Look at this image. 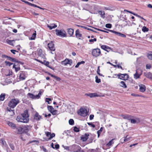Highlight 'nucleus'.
I'll list each match as a JSON object with an SVG mask.
<instances>
[{
	"instance_id": "nucleus-56",
	"label": "nucleus",
	"mask_w": 152,
	"mask_h": 152,
	"mask_svg": "<svg viewBox=\"0 0 152 152\" xmlns=\"http://www.w3.org/2000/svg\"><path fill=\"white\" fill-rule=\"evenodd\" d=\"M36 35V31H34V32L33 33L32 36L30 38H35Z\"/></svg>"
},
{
	"instance_id": "nucleus-23",
	"label": "nucleus",
	"mask_w": 152,
	"mask_h": 152,
	"mask_svg": "<svg viewBox=\"0 0 152 152\" xmlns=\"http://www.w3.org/2000/svg\"><path fill=\"white\" fill-rule=\"evenodd\" d=\"M89 136V134H88L86 133L84 135H83L81 137V139L83 141H86L88 139V137Z\"/></svg>"
},
{
	"instance_id": "nucleus-27",
	"label": "nucleus",
	"mask_w": 152,
	"mask_h": 152,
	"mask_svg": "<svg viewBox=\"0 0 152 152\" xmlns=\"http://www.w3.org/2000/svg\"><path fill=\"white\" fill-rule=\"evenodd\" d=\"M13 68H15V71L17 72L20 69V65L18 64H14L13 66Z\"/></svg>"
},
{
	"instance_id": "nucleus-42",
	"label": "nucleus",
	"mask_w": 152,
	"mask_h": 152,
	"mask_svg": "<svg viewBox=\"0 0 152 152\" xmlns=\"http://www.w3.org/2000/svg\"><path fill=\"white\" fill-rule=\"evenodd\" d=\"M9 145L12 150L13 151L15 149V146L13 144L10 143L9 144Z\"/></svg>"
},
{
	"instance_id": "nucleus-17",
	"label": "nucleus",
	"mask_w": 152,
	"mask_h": 152,
	"mask_svg": "<svg viewBox=\"0 0 152 152\" xmlns=\"http://www.w3.org/2000/svg\"><path fill=\"white\" fill-rule=\"evenodd\" d=\"M1 41H2L3 42H7V44L12 46H14L13 45V42H15V41L14 40H11L8 39H7L6 40L4 39L3 41L1 40Z\"/></svg>"
},
{
	"instance_id": "nucleus-10",
	"label": "nucleus",
	"mask_w": 152,
	"mask_h": 152,
	"mask_svg": "<svg viewBox=\"0 0 152 152\" xmlns=\"http://www.w3.org/2000/svg\"><path fill=\"white\" fill-rule=\"evenodd\" d=\"M141 72V71L139 69H137L136 70V73L134 74V77L135 79H137L140 78L142 74Z\"/></svg>"
},
{
	"instance_id": "nucleus-53",
	"label": "nucleus",
	"mask_w": 152,
	"mask_h": 152,
	"mask_svg": "<svg viewBox=\"0 0 152 152\" xmlns=\"http://www.w3.org/2000/svg\"><path fill=\"white\" fill-rule=\"evenodd\" d=\"M51 99L49 98H46L45 99V101L48 102V104H50V103L49 102L50 101H51Z\"/></svg>"
},
{
	"instance_id": "nucleus-60",
	"label": "nucleus",
	"mask_w": 152,
	"mask_h": 152,
	"mask_svg": "<svg viewBox=\"0 0 152 152\" xmlns=\"http://www.w3.org/2000/svg\"><path fill=\"white\" fill-rule=\"evenodd\" d=\"M115 67H117L118 68H121V69L123 70L124 69L121 66H120L119 65H114Z\"/></svg>"
},
{
	"instance_id": "nucleus-14",
	"label": "nucleus",
	"mask_w": 152,
	"mask_h": 152,
	"mask_svg": "<svg viewBox=\"0 0 152 152\" xmlns=\"http://www.w3.org/2000/svg\"><path fill=\"white\" fill-rule=\"evenodd\" d=\"M37 54L38 56L44 59H46L45 56L44 54L42 53V50L41 49H39L38 51Z\"/></svg>"
},
{
	"instance_id": "nucleus-55",
	"label": "nucleus",
	"mask_w": 152,
	"mask_h": 152,
	"mask_svg": "<svg viewBox=\"0 0 152 152\" xmlns=\"http://www.w3.org/2000/svg\"><path fill=\"white\" fill-rule=\"evenodd\" d=\"M99 67L100 66H99L98 67V69H97V74L100 75V76H102V74H101L100 73V69H99Z\"/></svg>"
},
{
	"instance_id": "nucleus-25",
	"label": "nucleus",
	"mask_w": 152,
	"mask_h": 152,
	"mask_svg": "<svg viewBox=\"0 0 152 152\" xmlns=\"http://www.w3.org/2000/svg\"><path fill=\"white\" fill-rule=\"evenodd\" d=\"M75 36L77 38H79L82 37V34L81 33L78 29H77L75 32Z\"/></svg>"
},
{
	"instance_id": "nucleus-52",
	"label": "nucleus",
	"mask_w": 152,
	"mask_h": 152,
	"mask_svg": "<svg viewBox=\"0 0 152 152\" xmlns=\"http://www.w3.org/2000/svg\"><path fill=\"white\" fill-rule=\"evenodd\" d=\"M128 135L126 136L125 137H124V138L126 140V142H127L130 140L131 137H127Z\"/></svg>"
},
{
	"instance_id": "nucleus-2",
	"label": "nucleus",
	"mask_w": 152,
	"mask_h": 152,
	"mask_svg": "<svg viewBox=\"0 0 152 152\" xmlns=\"http://www.w3.org/2000/svg\"><path fill=\"white\" fill-rule=\"evenodd\" d=\"M45 132L46 136L48 137H43V140H42V141H48L52 139L55 136V134L54 133H53L51 134L50 132Z\"/></svg>"
},
{
	"instance_id": "nucleus-51",
	"label": "nucleus",
	"mask_w": 152,
	"mask_h": 152,
	"mask_svg": "<svg viewBox=\"0 0 152 152\" xmlns=\"http://www.w3.org/2000/svg\"><path fill=\"white\" fill-rule=\"evenodd\" d=\"M147 76L148 78H149L152 79V74L151 73H148L147 74Z\"/></svg>"
},
{
	"instance_id": "nucleus-28",
	"label": "nucleus",
	"mask_w": 152,
	"mask_h": 152,
	"mask_svg": "<svg viewBox=\"0 0 152 152\" xmlns=\"http://www.w3.org/2000/svg\"><path fill=\"white\" fill-rule=\"evenodd\" d=\"M12 94L15 96L17 95L20 93V90H14L12 91Z\"/></svg>"
},
{
	"instance_id": "nucleus-35",
	"label": "nucleus",
	"mask_w": 152,
	"mask_h": 152,
	"mask_svg": "<svg viewBox=\"0 0 152 152\" xmlns=\"http://www.w3.org/2000/svg\"><path fill=\"white\" fill-rule=\"evenodd\" d=\"M50 113L53 115H58V110L54 109Z\"/></svg>"
},
{
	"instance_id": "nucleus-12",
	"label": "nucleus",
	"mask_w": 152,
	"mask_h": 152,
	"mask_svg": "<svg viewBox=\"0 0 152 152\" xmlns=\"http://www.w3.org/2000/svg\"><path fill=\"white\" fill-rule=\"evenodd\" d=\"M106 29L109 31H111L114 33H115L116 35H117L119 36H120V37H124V38L126 37V35L124 34H122V33H120L119 32H117L114 31H113L112 30L107 29Z\"/></svg>"
},
{
	"instance_id": "nucleus-62",
	"label": "nucleus",
	"mask_w": 152,
	"mask_h": 152,
	"mask_svg": "<svg viewBox=\"0 0 152 152\" xmlns=\"http://www.w3.org/2000/svg\"><path fill=\"white\" fill-rule=\"evenodd\" d=\"M42 148L43 150L45 152H48V151L45 148L44 146H42Z\"/></svg>"
},
{
	"instance_id": "nucleus-59",
	"label": "nucleus",
	"mask_w": 152,
	"mask_h": 152,
	"mask_svg": "<svg viewBox=\"0 0 152 152\" xmlns=\"http://www.w3.org/2000/svg\"><path fill=\"white\" fill-rule=\"evenodd\" d=\"M124 11L125 12H129L130 13H131V14H133V15H134L135 16L136 15V14H135L134 13H133V12H132L131 11H128V10H124Z\"/></svg>"
},
{
	"instance_id": "nucleus-11",
	"label": "nucleus",
	"mask_w": 152,
	"mask_h": 152,
	"mask_svg": "<svg viewBox=\"0 0 152 152\" xmlns=\"http://www.w3.org/2000/svg\"><path fill=\"white\" fill-rule=\"evenodd\" d=\"M20 73L19 78L20 80H25L26 77L25 72L24 71H20Z\"/></svg>"
},
{
	"instance_id": "nucleus-4",
	"label": "nucleus",
	"mask_w": 152,
	"mask_h": 152,
	"mask_svg": "<svg viewBox=\"0 0 152 152\" xmlns=\"http://www.w3.org/2000/svg\"><path fill=\"white\" fill-rule=\"evenodd\" d=\"M77 114L81 116L85 117L88 115V113L86 109L81 108L78 111Z\"/></svg>"
},
{
	"instance_id": "nucleus-30",
	"label": "nucleus",
	"mask_w": 152,
	"mask_h": 152,
	"mask_svg": "<svg viewBox=\"0 0 152 152\" xmlns=\"http://www.w3.org/2000/svg\"><path fill=\"white\" fill-rule=\"evenodd\" d=\"M21 1H23V2H24L26 4H28V5H29L31 6L34 7V4H32L31 3H30V2H28V1H25L24 0H21Z\"/></svg>"
},
{
	"instance_id": "nucleus-13",
	"label": "nucleus",
	"mask_w": 152,
	"mask_h": 152,
	"mask_svg": "<svg viewBox=\"0 0 152 152\" xmlns=\"http://www.w3.org/2000/svg\"><path fill=\"white\" fill-rule=\"evenodd\" d=\"M101 48L102 49L109 52L110 50L112 51V49L106 45H102L101 46Z\"/></svg>"
},
{
	"instance_id": "nucleus-36",
	"label": "nucleus",
	"mask_w": 152,
	"mask_h": 152,
	"mask_svg": "<svg viewBox=\"0 0 152 152\" xmlns=\"http://www.w3.org/2000/svg\"><path fill=\"white\" fill-rule=\"evenodd\" d=\"M47 108L48 111L50 113L54 109L52 106L50 105L47 106Z\"/></svg>"
},
{
	"instance_id": "nucleus-18",
	"label": "nucleus",
	"mask_w": 152,
	"mask_h": 152,
	"mask_svg": "<svg viewBox=\"0 0 152 152\" xmlns=\"http://www.w3.org/2000/svg\"><path fill=\"white\" fill-rule=\"evenodd\" d=\"M21 115L23 118L25 119H29L28 118L29 115L28 113V111L27 110H25L24 113L21 114Z\"/></svg>"
},
{
	"instance_id": "nucleus-40",
	"label": "nucleus",
	"mask_w": 152,
	"mask_h": 152,
	"mask_svg": "<svg viewBox=\"0 0 152 152\" xmlns=\"http://www.w3.org/2000/svg\"><path fill=\"white\" fill-rule=\"evenodd\" d=\"M142 31L144 32H147L149 30V29L145 26L143 27L142 28Z\"/></svg>"
},
{
	"instance_id": "nucleus-47",
	"label": "nucleus",
	"mask_w": 152,
	"mask_h": 152,
	"mask_svg": "<svg viewBox=\"0 0 152 152\" xmlns=\"http://www.w3.org/2000/svg\"><path fill=\"white\" fill-rule=\"evenodd\" d=\"M96 82L97 83H99L101 82V80L100 79H99L98 77V76H96L95 77Z\"/></svg>"
},
{
	"instance_id": "nucleus-6",
	"label": "nucleus",
	"mask_w": 152,
	"mask_h": 152,
	"mask_svg": "<svg viewBox=\"0 0 152 152\" xmlns=\"http://www.w3.org/2000/svg\"><path fill=\"white\" fill-rule=\"evenodd\" d=\"M101 53L100 49L99 48L94 49L92 50V54L93 56L97 57Z\"/></svg>"
},
{
	"instance_id": "nucleus-26",
	"label": "nucleus",
	"mask_w": 152,
	"mask_h": 152,
	"mask_svg": "<svg viewBox=\"0 0 152 152\" xmlns=\"http://www.w3.org/2000/svg\"><path fill=\"white\" fill-rule=\"evenodd\" d=\"M47 26L50 30H51L56 28L57 25L55 24H51L50 25L47 24Z\"/></svg>"
},
{
	"instance_id": "nucleus-31",
	"label": "nucleus",
	"mask_w": 152,
	"mask_h": 152,
	"mask_svg": "<svg viewBox=\"0 0 152 152\" xmlns=\"http://www.w3.org/2000/svg\"><path fill=\"white\" fill-rule=\"evenodd\" d=\"M120 86L122 87L125 88L127 87V86L124 81H121L120 83Z\"/></svg>"
},
{
	"instance_id": "nucleus-1",
	"label": "nucleus",
	"mask_w": 152,
	"mask_h": 152,
	"mask_svg": "<svg viewBox=\"0 0 152 152\" xmlns=\"http://www.w3.org/2000/svg\"><path fill=\"white\" fill-rule=\"evenodd\" d=\"M20 103V101L18 99H12L9 102L8 106L12 109L14 108L16 106Z\"/></svg>"
},
{
	"instance_id": "nucleus-15",
	"label": "nucleus",
	"mask_w": 152,
	"mask_h": 152,
	"mask_svg": "<svg viewBox=\"0 0 152 152\" xmlns=\"http://www.w3.org/2000/svg\"><path fill=\"white\" fill-rule=\"evenodd\" d=\"M85 95L87 96H89L91 98L95 97L100 96L97 94L96 93H94L86 94H85Z\"/></svg>"
},
{
	"instance_id": "nucleus-7",
	"label": "nucleus",
	"mask_w": 152,
	"mask_h": 152,
	"mask_svg": "<svg viewBox=\"0 0 152 152\" xmlns=\"http://www.w3.org/2000/svg\"><path fill=\"white\" fill-rule=\"evenodd\" d=\"M16 120L18 122L23 123H27L29 120V119H25L23 118L21 116H18Z\"/></svg>"
},
{
	"instance_id": "nucleus-49",
	"label": "nucleus",
	"mask_w": 152,
	"mask_h": 152,
	"mask_svg": "<svg viewBox=\"0 0 152 152\" xmlns=\"http://www.w3.org/2000/svg\"><path fill=\"white\" fill-rule=\"evenodd\" d=\"M112 24L110 23H107L105 25V27L107 28H110L112 27Z\"/></svg>"
},
{
	"instance_id": "nucleus-3",
	"label": "nucleus",
	"mask_w": 152,
	"mask_h": 152,
	"mask_svg": "<svg viewBox=\"0 0 152 152\" xmlns=\"http://www.w3.org/2000/svg\"><path fill=\"white\" fill-rule=\"evenodd\" d=\"M56 35L60 37H66L67 34L66 31L64 29H56Z\"/></svg>"
},
{
	"instance_id": "nucleus-63",
	"label": "nucleus",
	"mask_w": 152,
	"mask_h": 152,
	"mask_svg": "<svg viewBox=\"0 0 152 152\" xmlns=\"http://www.w3.org/2000/svg\"><path fill=\"white\" fill-rule=\"evenodd\" d=\"M120 142L122 143H123L124 142H126V140L124 138V139H123V138H121L120 140Z\"/></svg>"
},
{
	"instance_id": "nucleus-37",
	"label": "nucleus",
	"mask_w": 152,
	"mask_h": 152,
	"mask_svg": "<svg viewBox=\"0 0 152 152\" xmlns=\"http://www.w3.org/2000/svg\"><path fill=\"white\" fill-rule=\"evenodd\" d=\"M49 62L48 61H46V62H45V64L44 65H45L49 67L50 69H51L53 70H54V68H53L52 67H51L50 66H49Z\"/></svg>"
},
{
	"instance_id": "nucleus-21",
	"label": "nucleus",
	"mask_w": 152,
	"mask_h": 152,
	"mask_svg": "<svg viewBox=\"0 0 152 152\" xmlns=\"http://www.w3.org/2000/svg\"><path fill=\"white\" fill-rule=\"evenodd\" d=\"M140 87V91L142 92H144L146 90V87L144 85L141 84L139 85Z\"/></svg>"
},
{
	"instance_id": "nucleus-16",
	"label": "nucleus",
	"mask_w": 152,
	"mask_h": 152,
	"mask_svg": "<svg viewBox=\"0 0 152 152\" xmlns=\"http://www.w3.org/2000/svg\"><path fill=\"white\" fill-rule=\"evenodd\" d=\"M67 32L69 37H73L74 34V30L72 28H69L67 29Z\"/></svg>"
},
{
	"instance_id": "nucleus-43",
	"label": "nucleus",
	"mask_w": 152,
	"mask_h": 152,
	"mask_svg": "<svg viewBox=\"0 0 152 152\" xmlns=\"http://www.w3.org/2000/svg\"><path fill=\"white\" fill-rule=\"evenodd\" d=\"M4 63L6 66H9L13 64V63L7 61H5Z\"/></svg>"
},
{
	"instance_id": "nucleus-50",
	"label": "nucleus",
	"mask_w": 152,
	"mask_h": 152,
	"mask_svg": "<svg viewBox=\"0 0 152 152\" xmlns=\"http://www.w3.org/2000/svg\"><path fill=\"white\" fill-rule=\"evenodd\" d=\"M113 139H112V140H110L109 142L107 144V145L108 147H110V146L112 143H113Z\"/></svg>"
},
{
	"instance_id": "nucleus-24",
	"label": "nucleus",
	"mask_w": 152,
	"mask_h": 152,
	"mask_svg": "<svg viewBox=\"0 0 152 152\" xmlns=\"http://www.w3.org/2000/svg\"><path fill=\"white\" fill-rule=\"evenodd\" d=\"M17 131L18 134H22L23 133L22 126H17L15 128Z\"/></svg>"
},
{
	"instance_id": "nucleus-64",
	"label": "nucleus",
	"mask_w": 152,
	"mask_h": 152,
	"mask_svg": "<svg viewBox=\"0 0 152 152\" xmlns=\"http://www.w3.org/2000/svg\"><path fill=\"white\" fill-rule=\"evenodd\" d=\"M146 69H150L151 68V66L150 65L148 64L146 65Z\"/></svg>"
},
{
	"instance_id": "nucleus-22",
	"label": "nucleus",
	"mask_w": 152,
	"mask_h": 152,
	"mask_svg": "<svg viewBox=\"0 0 152 152\" xmlns=\"http://www.w3.org/2000/svg\"><path fill=\"white\" fill-rule=\"evenodd\" d=\"M7 124L9 126H10L12 129H15V128H16L17 126L15 124L12 122L8 121L7 122Z\"/></svg>"
},
{
	"instance_id": "nucleus-39",
	"label": "nucleus",
	"mask_w": 152,
	"mask_h": 152,
	"mask_svg": "<svg viewBox=\"0 0 152 152\" xmlns=\"http://www.w3.org/2000/svg\"><path fill=\"white\" fill-rule=\"evenodd\" d=\"M103 128L102 127H101L100 130H98L97 132V133L98 134V137H99L101 134V132L102 131Z\"/></svg>"
},
{
	"instance_id": "nucleus-57",
	"label": "nucleus",
	"mask_w": 152,
	"mask_h": 152,
	"mask_svg": "<svg viewBox=\"0 0 152 152\" xmlns=\"http://www.w3.org/2000/svg\"><path fill=\"white\" fill-rule=\"evenodd\" d=\"M34 7H37V8H38L40 9H41V10H44L45 9L44 8H42L41 7H40L36 4H34Z\"/></svg>"
},
{
	"instance_id": "nucleus-58",
	"label": "nucleus",
	"mask_w": 152,
	"mask_h": 152,
	"mask_svg": "<svg viewBox=\"0 0 152 152\" xmlns=\"http://www.w3.org/2000/svg\"><path fill=\"white\" fill-rule=\"evenodd\" d=\"M78 26L80 27H81L83 28H85V29H88L89 30H91V29L85 27V26H79V25Z\"/></svg>"
},
{
	"instance_id": "nucleus-8",
	"label": "nucleus",
	"mask_w": 152,
	"mask_h": 152,
	"mask_svg": "<svg viewBox=\"0 0 152 152\" xmlns=\"http://www.w3.org/2000/svg\"><path fill=\"white\" fill-rule=\"evenodd\" d=\"M61 64L63 65H66L67 64H69L71 65L72 64V59H69L66 58L64 60L61 62Z\"/></svg>"
},
{
	"instance_id": "nucleus-29",
	"label": "nucleus",
	"mask_w": 152,
	"mask_h": 152,
	"mask_svg": "<svg viewBox=\"0 0 152 152\" xmlns=\"http://www.w3.org/2000/svg\"><path fill=\"white\" fill-rule=\"evenodd\" d=\"M147 57L149 60H152V51L148 53Z\"/></svg>"
},
{
	"instance_id": "nucleus-61",
	"label": "nucleus",
	"mask_w": 152,
	"mask_h": 152,
	"mask_svg": "<svg viewBox=\"0 0 152 152\" xmlns=\"http://www.w3.org/2000/svg\"><path fill=\"white\" fill-rule=\"evenodd\" d=\"M131 123L133 124H135L136 122V120L134 119H131Z\"/></svg>"
},
{
	"instance_id": "nucleus-5",
	"label": "nucleus",
	"mask_w": 152,
	"mask_h": 152,
	"mask_svg": "<svg viewBox=\"0 0 152 152\" xmlns=\"http://www.w3.org/2000/svg\"><path fill=\"white\" fill-rule=\"evenodd\" d=\"M117 77L118 78L124 80H127L129 78V75L127 74H122L120 73L118 74Z\"/></svg>"
},
{
	"instance_id": "nucleus-41",
	"label": "nucleus",
	"mask_w": 152,
	"mask_h": 152,
	"mask_svg": "<svg viewBox=\"0 0 152 152\" xmlns=\"http://www.w3.org/2000/svg\"><path fill=\"white\" fill-rule=\"evenodd\" d=\"M85 62L84 61H82L80 62H78L77 63V64L75 66V68H77L79 67V65L81 64H83L85 63Z\"/></svg>"
},
{
	"instance_id": "nucleus-32",
	"label": "nucleus",
	"mask_w": 152,
	"mask_h": 152,
	"mask_svg": "<svg viewBox=\"0 0 152 152\" xmlns=\"http://www.w3.org/2000/svg\"><path fill=\"white\" fill-rule=\"evenodd\" d=\"M11 108L10 107L8 108L7 107V111L9 112H11L12 111V113L11 115L12 116L15 115V110L14 109H11Z\"/></svg>"
},
{
	"instance_id": "nucleus-19",
	"label": "nucleus",
	"mask_w": 152,
	"mask_h": 152,
	"mask_svg": "<svg viewBox=\"0 0 152 152\" xmlns=\"http://www.w3.org/2000/svg\"><path fill=\"white\" fill-rule=\"evenodd\" d=\"M42 118V117L39 115L38 113L36 112L34 115V119L36 121H38L40 120Z\"/></svg>"
},
{
	"instance_id": "nucleus-46",
	"label": "nucleus",
	"mask_w": 152,
	"mask_h": 152,
	"mask_svg": "<svg viewBox=\"0 0 152 152\" xmlns=\"http://www.w3.org/2000/svg\"><path fill=\"white\" fill-rule=\"evenodd\" d=\"M74 131L75 132H79L80 131L79 128H77V126H75L74 127Z\"/></svg>"
},
{
	"instance_id": "nucleus-44",
	"label": "nucleus",
	"mask_w": 152,
	"mask_h": 152,
	"mask_svg": "<svg viewBox=\"0 0 152 152\" xmlns=\"http://www.w3.org/2000/svg\"><path fill=\"white\" fill-rule=\"evenodd\" d=\"M34 59V60L37 61H38L40 63H41V64H43L44 65L45 64V62H46V61L45 60H44L43 61H41L39 60L36 58H35Z\"/></svg>"
},
{
	"instance_id": "nucleus-45",
	"label": "nucleus",
	"mask_w": 152,
	"mask_h": 152,
	"mask_svg": "<svg viewBox=\"0 0 152 152\" xmlns=\"http://www.w3.org/2000/svg\"><path fill=\"white\" fill-rule=\"evenodd\" d=\"M28 96H29L30 98L34 99V95L32 94H31L30 93H28L27 94Z\"/></svg>"
},
{
	"instance_id": "nucleus-33",
	"label": "nucleus",
	"mask_w": 152,
	"mask_h": 152,
	"mask_svg": "<svg viewBox=\"0 0 152 152\" xmlns=\"http://www.w3.org/2000/svg\"><path fill=\"white\" fill-rule=\"evenodd\" d=\"M5 94H2L0 96V100L3 101L4 99Z\"/></svg>"
},
{
	"instance_id": "nucleus-48",
	"label": "nucleus",
	"mask_w": 152,
	"mask_h": 152,
	"mask_svg": "<svg viewBox=\"0 0 152 152\" xmlns=\"http://www.w3.org/2000/svg\"><path fill=\"white\" fill-rule=\"evenodd\" d=\"M69 124L70 125H73L74 124V121L73 119H70L69 121Z\"/></svg>"
},
{
	"instance_id": "nucleus-38",
	"label": "nucleus",
	"mask_w": 152,
	"mask_h": 152,
	"mask_svg": "<svg viewBox=\"0 0 152 152\" xmlns=\"http://www.w3.org/2000/svg\"><path fill=\"white\" fill-rule=\"evenodd\" d=\"M7 58L9 60L11 61L16 62V59L15 58H12L9 56H8Z\"/></svg>"
},
{
	"instance_id": "nucleus-20",
	"label": "nucleus",
	"mask_w": 152,
	"mask_h": 152,
	"mask_svg": "<svg viewBox=\"0 0 152 152\" xmlns=\"http://www.w3.org/2000/svg\"><path fill=\"white\" fill-rule=\"evenodd\" d=\"M48 48L51 51L55 50V49L54 47V44H53L52 41H51L48 44Z\"/></svg>"
},
{
	"instance_id": "nucleus-34",
	"label": "nucleus",
	"mask_w": 152,
	"mask_h": 152,
	"mask_svg": "<svg viewBox=\"0 0 152 152\" xmlns=\"http://www.w3.org/2000/svg\"><path fill=\"white\" fill-rule=\"evenodd\" d=\"M99 13L101 15V17L104 18L105 17V13L104 11L102 12V11H99Z\"/></svg>"
},
{
	"instance_id": "nucleus-54",
	"label": "nucleus",
	"mask_w": 152,
	"mask_h": 152,
	"mask_svg": "<svg viewBox=\"0 0 152 152\" xmlns=\"http://www.w3.org/2000/svg\"><path fill=\"white\" fill-rule=\"evenodd\" d=\"M87 123L88 125L91 126L93 128L95 127V125L93 124L92 123L88 122Z\"/></svg>"
},
{
	"instance_id": "nucleus-9",
	"label": "nucleus",
	"mask_w": 152,
	"mask_h": 152,
	"mask_svg": "<svg viewBox=\"0 0 152 152\" xmlns=\"http://www.w3.org/2000/svg\"><path fill=\"white\" fill-rule=\"evenodd\" d=\"M31 127V126H30L27 125L22 126L23 133H26L28 132Z\"/></svg>"
}]
</instances>
